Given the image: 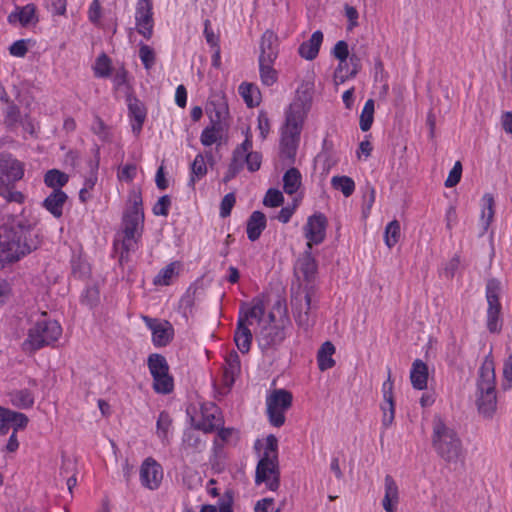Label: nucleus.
<instances>
[{"mask_svg": "<svg viewBox=\"0 0 512 512\" xmlns=\"http://www.w3.org/2000/svg\"><path fill=\"white\" fill-rule=\"evenodd\" d=\"M137 167L135 164H126L118 172V178L121 181L131 182L136 175Z\"/></svg>", "mask_w": 512, "mask_h": 512, "instance_id": "nucleus-59", "label": "nucleus"}, {"mask_svg": "<svg viewBox=\"0 0 512 512\" xmlns=\"http://www.w3.org/2000/svg\"><path fill=\"white\" fill-rule=\"evenodd\" d=\"M130 206L123 215V233L124 237L120 246V262L128 258L131 250H134L137 243V237H140L139 229H142L144 222V212L142 208V195L140 190L133 189L129 193Z\"/></svg>", "mask_w": 512, "mask_h": 512, "instance_id": "nucleus-3", "label": "nucleus"}, {"mask_svg": "<svg viewBox=\"0 0 512 512\" xmlns=\"http://www.w3.org/2000/svg\"><path fill=\"white\" fill-rule=\"evenodd\" d=\"M258 129L262 139H265L270 131V120L264 111H261L258 115Z\"/></svg>", "mask_w": 512, "mask_h": 512, "instance_id": "nucleus-62", "label": "nucleus"}, {"mask_svg": "<svg viewBox=\"0 0 512 512\" xmlns=\"http://www.w3.org/2000/svg\"><path fill=\"white\" fill-rule=\"evenodd\" d=\"M292 393L285 389H275L266 398L267 415L274 427H281L285 423V413L291 408Z\"/></svg>", "mask_w": 512, "mask_h": 512, "instance_id": "nucleus-9", "label": "nucleus"}, {"mask_svg": "<svg viewBox=\"0 0 512 512\" xmlns=\"http://www.w3.org/2000/svg\"><path fill=\"white\" fill-rule=\"evenodd\" d=\"M236 202V197L234 193L226 194L220 204V216L222 218H226L231 214V210L234 207Z\"/></svg>", "mask_w": 512, "mask_h": 512, "instance_id": "nucleus-57", "label": "nucleus"}, {"mask_svg": "<svg viewBox=\"0 0 512 512\" xmlns=\"http://www.w3.org/2000/svg\"><path fill=\"white\" fill-rule=\"evenodd\" d=\"M0 421L10 423V425L13 426L14 431L17 432L18 429H24L27 426L29 419L23 413L0 406Z\"/></svg>", "mask_w": 512, "mask_h": 512, "instance_id": "nucleus-32", "label": "nucleus"}, {"mask_svg": "<svg viewBox=\"0 0 512 512\" xmlns=\"http://www.w3.org/2000/svg\"><path fill=\"white\" fill-rule=\"evenodd\" d=\"M222 425L223 420L215 409L211 413L203 412L202 420L196 425V428L204 431L205 433H211L219 429Z\"/></svg>", "mask_w": 512, "mask_h": 512, "instance_id": "nucleus-34", "label": "nucleus"}, {"mask_svg": "<svg viewBox=\"0 0 512 512\" xmlns=\"http://www.w3.org/2000/svg\"><path fill=\"white\" fill-rule=\"evenodd\" d=\"M207 173V166L202 154L196 155L191 164L190 184L194 186L196 180L204 177Z\"/></svg>", "mask_w": 512, "mask_h": 512, "instance_id": "nucleus-46", "label": "nucleus"}, {"mask_svg": "<svg viewBox=\"0 0 512 512\" xmlns=\"http://www.w3.org/2000/svg\"><path fill=\"white\" fill-rule=\"evenodd\" d=\"M129 115L133 119L132 130L139 134L146 118V108L141 101L136 98H128Z\"/></svg>", "mask_w": 512, "mask_h": 512, "instance_id": "nucleus-25", "label": "nucleus"}, {"mask_svg": "<svg viewBox=\"0 0 512 512\" xmlns=\"http://www.w3.org/2000/svg\"><path fill=\"white\" fill-rule=\"evenodd\" d=\"M147 366L151 375L169 372V365L167 363L166 358L158 353H153L149 355L147 360Z\"/></svg>", "mask_w": 512, "mask_h": 512, "instance_id": "nucleus-42", "label": "nucleus"}, {"mask_svg": "<svg viewBox=\"0 0 512 512\" xmlns=\"http://www.w3.org/2000/svg\"><path fill=\"white\" fill-rule=\"evenodd\" d=\"M142 320L151 330L152 342L156 347H164L172 341L174 329L168 321H160L148 316H142Z\"/></svg>", "mask_w": 512, "mask_h": 512, "instance_id": "nucleus-15", "label": "nucleus"}, {"mask_svg": "<svg viewBox=\"0 0 512 512\" xmlns=\"http://www.w3.org/2000/svg\"><path fill=\"white\" fill-rule=\"evenodd\" d=\"M153 389L158 394H169L174 389V380L169 372L152 375Z\"/></svg>", "mask_w": 512, "mask_h": 512, "instance_id": "nucleus-35", "label": "nucleus"}, {"mask_svg": "<svg viewBox=\"0 0 512 512\" xmlns=\"http://www.w3.org/2000/svg\"><path fill=\"white\" fill-rule=\"evenodd\" d=\"M41 243L38 233L20 217H8L0 226V258L14 262L36 250Z\"/></svg>", "mask_w": 512, "mask_h": 512, "instance_id": "nucleus-1", "label": "nucleus"}, {"mask_svg": "<svg viewBox=\"0 0 512 512\" xmlns=\"http://www.w3.org/2000/svg\"><path fill=\"white\" fill-rule=\"evenodd\" d=\"M333 55L340 61L334 72L335 83H344L348 79V75L343 73V66H347V59L349 57L347 42L343 40L338 41L334 46Z\"/></svg>", "mask_w": 512, "mask_h": 512, "instance_id": "nucleus-22", "label": "nucleus"}, {"mask_svg": "<svg viewBox=\"0 0 512 512\" xmlns=\"http://www.w3.org/2000/svg\"><path fill=\"white\" fill-rule=\"evenodd\" d=\"M210 123L225 126L226 119L229 115L228 106L223 99L212 100L206 107Z\"/></svg>", "mask_w": 512, "mask_h": 512, "instance_id": "nucleus-24", "label": "nucleus"}, {"mask_svg": "<svg viewBox=\"0 0 512 512\" xmlns=\"http://www.w3.org/2000/svg\"><path fill=\"white\" fill-rule=\"evenodd\" d=\"M38 320L32 328L29 329L28 338L24 346L31 350H38L46 345L56 342L62 334V328L56 320L45 318Z\"/></svg>", "mask_w": 512, "mask_h": 512, "instance_id": "nucleus-7", "label": "nucleus"}, {"mask_svg": "<svg viewBox=\"0 0 512 512\" xmlns=\"http://www.w3.org/2000/svg\"><path fill=\"white\" fill-rule=\"evenodd\" d=\"M462 175V164L460 161H457L451 171L449 172V175L447 179L445 180V186L447 188H452L456 186L460 180Z\"/></svg>", "mask_w": 512, "mask_h": 512, "instance_id": "nucleus-55", "label": "nucleus"}, {"mask_svg": "<svg viewBox=\"0 0 512 512\" xmlns=\"http://www.w3.org/2000/svg\"><path fill=\"white\" fill-rule=\"evenodd\" d=\"M152 9V0H137L135 13L136 28L138 33L146 39H150L153 35L154 20Z\"/></svg>", "mask_w": 512, "mask_h": 512, "instance_id": "nucleus-13", "label": "nucleus"}, {"mask_svg": "<svg viewBox=\"0 0 512 512\" xmlns=\"http://www.w3.org/2000/svg\"><path fill=\"white\" fill-rule=\"evenodd\" d=\"M250 149H252V140H251V136L249 135V129H248L247 133H246V138L243 141V143H241L234 149L233 154H232V159H231V162H230L228 168L231 171L238 174L243 169L244 164H245L244 163L245 152L249 151Z\"/></svg>", "mask_w": 512, "mask_h": 512, "instance_id": "nucleus-26", "label": "nucleus"}, {"mask_svg": "<svg viewBox=\"0 0 512 512\" xmlns=\"http://www.w3.org/2000/svg\"><path fill=\"white\" fill-rule=\"evenodd\" d=\"M476 405L479 413L490 418L496 411V381L493 360L486 358L479 369L477 380Z\"/></svg>", "mask_w": 512, "mask_h": 512, "instance_id": "nucleus-5", "label": "nucleus"}, {"mask_svg": "<svg viewBox=\"0 0 512 512\" xmlns=\"http://www.w3.org/2000/svg\"><path fill=\"white\" fill-rule=\"evenodd\" d=\"M226 365L224 367V375L223 380L227 387H230L235 382V379L237 376H239L241 372V364H240V358L237 354V352L232 351L230 352L226 359H225Z\"/></svg>", "mask_w": 512, "mask_h": 512, "instance_id": "nucleus-27", "label": "nucleus"}, {"mask_svg": "<svg viewBox=\"0 0 512 512\" xmlns=\"http://www.w3.org/2000/svg\"><path fill=\"white\" fill-rule=\"evenodd\" d=\"M255 482L257 484L266 483L268 489L276 491L280 485L278 459L261 457L256 467Z\"/></svg>", "mask_w": 512, "mask_h": 512, "instance_id": "nucleus-12", "label": "nucleus"}, {"mask_svg": "<svg viewBox=\"0 0 512 512\" xmlns=\"http://www.w3.org/2000/svg\"><path fill=\"white\" fill-rule=\"evenodd\" d=\"M163 478L161 466L152 458H147L140 468V480L143 486L153 490L159 487Z\"/></svg>", "mask_w": 512, "mask_h": 512, "instance_id": "nucleus-17", "label": "nucleus"}, {"mask_svg": "<svg viewBox=\"0 0 512 512\" xmlns=\"http://www.w3.org/2000/svg\"><path fill=\"white\" fill-rule=\"evenodd\" d=\"M327 219L319 213L310 216L304 226V235L307 239L306 247L312 249L313 245L321 244L326 237Z\"/></svg>", "mask_w": 512, "mask_h": 512, "instance_id": "nucleus-14", "label": "nucleus"}, {"mask_svg": "<svg viewBox=\"0 0 512 512\" xmlns=\"http://www.w3.org/2000/svg\"><path fill=\"white\" fill-rule=\"evenodd\" d=\"M265 314V307L262 301L257 300L243 314H240L237 328L234 334V341L238 350L246 354L249 352L252 342V333L249 326L253 325L255 319H261Z\"/></svg>", "mask_w": 512, "mask_h": 512, "instance_id": "nucleus-8", "label": "nucleus"}, {"mask_svg": "<svg viewBox=\"0 0 512 512\" xmlns=\"http://www.w3.org/2000/svg\"><path fill=\"white\" fill-rule=\"evenodd\" d=\"M224 127L211 124L207 126L201 133L200 141L203 146H211L221 138Z\"/></svg>", "mask_w": 512, "mask_h": 512, "instance_id": "nucleus-41", "label": "nucleus"}, {"mask_svg": "<svg viewBox=\"0 0 512 512\" xmlns=\"http://www.w3.org/2000/svg\"><path fill=\"white\" fill-rule=\"evenodd\" d=\"M304 119L303 107L300 102L290 104L286 111L285 125L281 137V154L294 161L298 148L300 133Z\"/></svg>", "mask_w": 512, "mask_h": 512, "instance_id": "nucleus-6", "label": "nucleus"}, {"mask_svg": "<svg viewBox=\"0 0 512 512\" xmlns=\"http://www.w3.org/2000/svg\"><path fill=\"white\" fill-rule=\"evenodd\" d=\"M10 184H0V195L8 202L23 203L24 195L20 191L13 190Z\"/></svg>", "mask_w": 512, "mask_h": 512, "instance_id": "nucleus-50", "label": "nucleus"}, {"mask_svg": "<svg viewBox=\"0 0 512 512\" xmlns=\"http://www.w3.org/2000/svg\"><path fill=\"white\" fill-rule=\"evenodd\" d=\"M278 440L274 435H268L266 438V447L262 457H268L270 459H278Z\"/></svg>", "mask_w": 512, "mask_h": 512, "instance_id": "nucleus-56", "label": "nucleus"}, {"mask_svg": "<svg viewBox=\"0 0 512 512\" xmlns=\"http://www.w3.org/2000/svg\"><path fill=\"white\" fill-rule=\"evenodd\" d=\"M35 12L36 7L33 4H27L21 8L18 7L8 16V21L11 24L19 22L22 26H27L36 20Z\"/></svg>", "mask_w": 512, "mask_h": 512, "instance_id": "nucleus-31", "label": "nucleus"}, {"mask_svg": "<svg viewBox=\"0 0 512 512\" xmlns=\"http://www.w3.org/2000/svg\"><path fill=\"white\" fill-rule=\"evenodd\" d=\"M111 61L106 54H101L94 66L95 75L98 77H107L110 74Z\"/></svg>", "mask_w": 512, "mask_h": 512, "instance_id": "nucleus-52", "label": "nucleus"}, {"mask_svg": "<svg viewBox=\"0 0 512 512\" xmlns=\"http://www.w3.org/2000/svg\"><path fill=\"white\" fill-rule=\"evenodd\" d=\"M293 314L297 324L307 330L313 323L311 313L312 294L311 290L297 291L291 299Z\"/></svg>", "mask_w": 512, "mask_h": 512, "instance_id": "nucleus-11", "label": "nucleus"}, {"mask_svg": "<svg viewBox=\"0 0 512 512\" xmlns=\"http://www.w3.org/2000/svg\"><path fill=\"white\" fill-rule=\"evenodd\" d=\"M311 250L312 249L306 247L305 251L298 257L294 266L295 275L298 278L302 276L303 280L306 282L314 281L318 270L317 261L313 257Z\"/></svg>", "mask_w": 512, "mask_h": 512, "instance_id": "nucleus-16", "label": "nucleus"}, {"mask_svg": "<svg viewBox=\"0 0 512 512\" xmlns=\"http://www.w3.org/2000/svg\"><path fill=\"white\" fill-rule=\"evenodd\" d=\"M176 263H170L166 267L160 270L157 276L154 278L155 285H169L172 278L176 274L175 272Z\"/></svg>", "mask_w": 512, "mask_h": 512, "instance_id": "nucleus-49", "label": "nucleus"}, {"mask_svg": "<svg viewBox=\"0 0 512 512\" xmlns=\"http://www.w3.org/2000/svg\"><path fill=\"white\" fill-rule=\"evenodd\" d=\"M284 202V197L281 191L270 188L263 200V204L267 207H278Z\"/></svg>", "mask_w": 512, "mask_h": 512, "instance_id": "nucleus-53", "label": "nucleus"}, {"mask_svg": "<svg viewBox=\"0 0 512 512\" xmlns=\"http://www.w3.org/2000/svg\"><path fill=\"white\" fill-rule=\"evenodd\" d=\"M503 375H504V381H503V388L509 389L512 387V354L507 358V360L504 363V369H503Z\"/></svg>", "mask_w": 512, "mask_h": 512, "instance_id": "nucleus-61", "label": "nucleus"}, {"mask_svg": "<svg viewBox=\"0 0 512 512\" xmlns=\"http://www.w3.org/2000/svg\"><path fill=\"white\" fill-rule=\"evenodd\" d=\"M484 209L482 211V219H485L484 221V228L485 230L489 227L491 224L493 217H494V198L491 194L486 193L482 198Z\"/></svg>", "mask_w": 512, "mask_h": 512, "instance_id": "nucleus-47", "label": "nucleus"}, {"mask_svg": "<svg viewBox=\"0 0 512 512\" xmlns=\"http://www.w3.org/2000/svg\"><path fill=\"white\" fill-rule=\"evenodd\" d=\"M171 205V200L168 195H164L159 198V200L156 202V204L153 207V213L155 215L160 216H167L168 210Z\"/></svg>", "mask_w": 512, "mask_h": 512, "instance_id": "nucleus-58", "label": "nucleus"}, {"mask_svg": "<svg viewBox=\"0 0 512 512\" xmlns=\"http://www.w3.org/2000/svg\"><path fill=\"white\" fill-rule=\"evenodd\" d=\"M88 17L92 23H99V20L101 18V5L99 0H93V2L91 3L88 11Z\"/></svg>", "mask_w": 512, "mask_h": 512, "instance_id": "nucleus-64", "label": "nucleus"}, {"mask_svg": "<svg viewBox=\"0 0 512 512\" xmlns=\"http://www.w3.org/2000/svg\"><path fill=\"white\" fill-rule=\"evenodd\" d=\"M239 93L248 107L258 106L260 103V91L257 86L251 83H242L239 86Z\"/></svg>", "mask_w": 512, "mask_h": 512, "instance_id": "nucleus-37", "label": "nucleus"}, {"mask_svg": "<svg viewBox=\"0 0 512 512\" xmlns=\"http://www.w3.org/2000/svg\"><path fill=\"white\" fill-rule=\"evenodd\" d=\"M262 162L261 154L258 152H253L251 149L245 152L244 155V163H246L247 168L251 172H255L260 169Z\"/></svg>", "mask_w": 512, "mask_h": 512, "instance_id": "nucleus-54", "label": "nucleus"}, {"mask_svg": "<svg viewBox=\"0 0 512 512\" xmlns=\"http://www.w3.org/2000/svg\"><path fill=\"white\" fill-rule=\"evenodd\" d=\"M24 175L20 161L8 156H0V184H12Z\"/></svg>", "mask_w": 512, "mask_h": 512, "instance_id": "nucleus-18", "label": "nucleus"}, {"mask_svg": "<svg viewBox=\"0 0 512 512\" xmlns=\"http://www.w3.org/2000/svg\"><path fill=\"white\" fill-rule=\"evenodd\" d=\"M323 42V33L320 30L315 31L309 40L303 42L298 49L299 55L306 60H313L317 57L321 44Z\"/></svg>", "mask_w": 512, "mask_h": 512, "instance_id": "nucleus-23", "label": "nucleus"}, {"mask_svg": "<svg viewBox=\"0 0 512 512\" xmlns=\"http://www.w3.org/2000/svg\"><path fill=\"white\" fill-rule=\"evenodd\" d=\"M91 129H92L93 133L98 135L101 139H106L108 136L107 126L105 125L104 121L98 115H96L94 117V121L91 126Z\"/></svg>", "mask_w": 512, "mask_h": 512, "instance_id": "nucleus-60", "label": "nucleus"}, {"mask_svg": "<svg viewBox=\"0 0 512 512\" xmlns=\"http://www.w3.org/2000/svg\"><path fill=\"white\" fill-rule=\"evenodd\" d=\"M277 57L278 37L273 31L266 30L261 37L259 60L275 62Z\"/></svg>", "mask_w": 512, "mask_h": 512, "instance_id": "nucleus-20", "label": "nucleus"}, {"mask_svg": "<svg viewBox=\"0 0 512 512\" xmlns=\"http://www.w3.org/2000/svg\"><path fill=\"white\" fill-rule=\"evenodd\" d=\"M385 494L382 500V506L386 512H397L399 503V489L391 475H386L384 479Z\"/></svg>", "mask_w": 512, "mask_h": 512, "instance_id": "nucleus-21", "label": "nucleus"}, {"mask_svg": "<svg viewBox=\"0 0 512 512\" xmlns=\"http://www.w3.org/2000/svg\"><path fill=\"white\" fill-rule=\"evenodd\" d=\"M68 180L69 176L58 169L48 170L44 175V183L53 190L61 189Z\"/></svg>", "mask_w": 512, "mask_h": 512, "instance_id": "nucleus-38", "label": "nucleus"}, {"mask_svg": "<svg viewBox=\"0 0 512 512\" xmlns=\"http://www.w3.org/2000/svg\"><path fill=\"white\" fill-rule=\"evenodd\" d=\"M260 79L263 85L272 86L277 82L278 73L273 68L274 62H267L266 60H258Z\"/></svg>", "mask_w": 512, "mask_h": 512, "instance_id": "nucleus-39", "label": "nucleus"}, {"mask_svg": "<svg viewBox=\"0 0 512 512\" xmlns=\"http://www.w3.org/2000/svg\"><path fill=\"white\" fill-rule=\"evenodd\" d=\"M172 424L169 414L165 411L161 412L157 420V434L163 442H168V431Z\"/></svg>", "mask_w": 512, "mask_h": 512, "instance_id": "nucleus-48", "label": "nucleus"}, {"mask_svg": "<svg viewBox=\"0 0 512 512\" xmlns=\"http://www.w3.org/2000/svg\"><path fill=\"white\" fill-rule=\"evenodd\" d=\"M139 57L144 65V67L147 70L151 69L153 67V65L155 64V60H156L155 52L150 46H148L146 44L140 45Z\"/></svg>", "mask_w": 512, "mask_h": 512, "instance_id": "nucleus-51", "label": "nucleus"}, {"mask_svg": "<svg viewBox=\"0 0 512 512\" xmlns=\"http://www.w3.org/2000/svg\"><path fill=\"white\" fill-rule=\"evenodd\" d=\"M12 404L20 409L31 408L34 404V395L28 389H19L10 393Z\"/></svg>", "mask_w": 512, "mask_h": 512, "instance_id": "nucleus-36", "label": "nucleus"}, {"mask_svg": "<svg viewBox=\"0 0 512 512\" xmlns=\"http://www.w3.org/2000/svg\"><path fill=\"white\" fill-rule=\"evenodd\" d=\"M259 330L255 332L259 348L263 353L275 350L285 339L284 327L288 322L286 318V305L278 300L267 318L255 319Z\"/></svg>", "mask_w": 512, "mask_h": 512, "instance_id": "nucleus-2", "label": "nucleus"}, {"mask_svg": "<svg viewBox=\"0 0 512 512\" xmlns=\"http://www.w3.org/2000/svg\"><path fill=\"white\" fill-rule=\"evenodd\" d=\"M410 379L415 389L423 390L427 387L428 367L422 360L416 359L413 362Z\"/></svg>", "mask_w": 512, "mask_h": 512, "instance_id": "nucleus-30", "label": "nucleus"}, {"mask_svg": "<svg viewBox=\"0 0 512 512\" xmlns=\"http://www.w3.org/2000/svg\"><path fill=\"white\" fill-rule=\"evenodd\" d=\"M401 235L400 223L397 220H393L385 228L384 240L385 244L392 248L397 244Z\"/></svg>", "mask_w": 512, "mask_h": 512, "instance_id": "nucleus-45", "label": "nucleus"}, {"mask_svg": "<svg viewBox=\"0 0 512 512\" xmlns=\"http://www.w3.org/2000/svg\"><path fill=\"white\" fill-rule=\"evenodd\" d=\"M283 183L284 191L289 195L294 194L301 184V174L299 170L296 168L288 169L283 176Z\"/></svg>", "mask_w": 512, "mask_h": 512, "instance_id": "nucleus-40", "label": "nucleus"}, {"mask_svg": "<svg viewBox=\"0 0 512 512\" xmlns=\"http://www.w3.org/2000/svg\"><path fill=\"white\" fill-rule=\"evenodd\" d=\"M204 35L209 45L216 48L219 47V37L210 29V21L208 19L204 22Z\"/></svg>", "mask_w": 512, "mask_h": 512, "instance_id": "nucleus-63", "label": "nucleus"}, {"mask_svg": "<svg viewBox=\"0 0 512 512\" xmlns=\"http://www.w3.org/2000/svg\"><path fill=\"white\" fill-rule=\"evenodd\" d=\"M67 194L61 189L53 190V192L46 197L43 206L56 218L62 216L63 206L67 200Z\"/></svg>", "mask_w": 512, "mask_h": 512, "instance_id": "nucleus-28", "label": "nucleus"}, {"mask_svg": "<svg viewBox=\"0 0 512 512\" xmlns=\"http://www.w3.org/2000/svg\"><path fill=\"white\" fill-rule=\"evenodd\" d=\"M432 447L447 464H456L464 457L463 445L457 432L441 418L433 421Z\"/></svg>", "mask_w": 512, "mask_h": 512, "instance_id": "nucleus-4", "label": "nucleus"}, {"mask_svg": "<svg viewBox=\"0 0 512 512\" xmlns=\"http://www.w3.org/2000/svg\"><path fill=\"white\" fill-rule=\"evenodd\" d=\"M383 399L385 404L389 406V413H386V406L382 405L381 409L383 412L382 425L384 428H388L392 425L395 417V405L393 397V382L391 380V373L388 372V379L382 385Z\"/></svg>", "mask_w": 512, "mask_h": 512, "instance_id": "nucleus-19", "label": "nucleus"}, {"mask_svg": "<svg viewBox=\"0 0 512 512\" xmlns=\"http://www.w3.org/2000/svg\"><path fill=\"white\" fill-rule=\"evenodd\" d=\"M331 185L334 189L340 190L345 197H349L355 190V183L348 176H334L331 179Z\"/></svg>", "mask_w": 512, "mask_h": 512, "instance_id": "nucleus-43", "label": "nucleus"}, {"mask_svg": "<svg viewBox=\"0 0 512 512\" xmlns=\"http://www.w3.org/2000/svg\"><path fill=\"white\" fill-rule=\"evenodd\" d=\"M335 353L334 345L326 341L324 342L317 354L318 366L321 371L328 370L335 365V361L332 358V355Z\"/></svg>", "mask_w": 512, "mask_h": 512, "instance_id": "nucleus-33", "label": "nucleus"}, {"mask_svg": "<svg viewBox=\"0 0 512 512\" xmlns=\"http://www.w3.org/2000/svg\"><path fill=\"white\" fill-rule=\"evenodd\" d=\"M266 227V216L261 211H254L247 221V236L250 241L259 239Z\"/></svg>", "mask_w": 512, "mask_h": 512, "instance_id": "nucleus-29", "label": "nucleus"}, {"mask_svg": "<svg viewBox=\"0 0 512 512\" xmlns=\"http://www.w3.org/2000/svg\"><path fill=\"white\" fill-rule=\"evenodd\" d=\"M501 291L500 282L491 279L486 286V298L488 302L487 310V328L490 332H498L501 328L500 312L501 304L499 295Z\"/></svg>", "mask_w": 512, "mask_h": 512, "instance_id": "nucleus-10", "label": "nucleus"}, {"mask_svg": "<svg viewBox=\"0 0 512 512\" xmlns=\"http://www.w3.org/2000/svg\"><path fill=\"white\" fill-rule=\"evenodd\" d=\"M374 100L368 99L363 107L360 115V129L364 132L368 131L373 123L374 119Z\"/></svg>", "mask_w": 512, "mask_h": 512, "instance_id": "nucleus-44", "label": "nucleus"}]
</instances>
